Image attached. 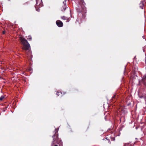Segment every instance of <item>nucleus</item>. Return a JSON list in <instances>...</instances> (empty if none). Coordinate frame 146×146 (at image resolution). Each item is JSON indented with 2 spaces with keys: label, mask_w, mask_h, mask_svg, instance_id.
I'll use <instances>...</instances> for the list:
<instances>
[{
  "label": "nucleus",
  "mask_w": 146,
  "mask_h": 146,
  "mask_svg": "<svg viewBox=\"0 0 146 146\" xmlns=\"http://www.w3.org/2000/svg\"><path fill=\"white\" fill-rule=\"evenodd\" d=\"M20 40L23 46L22 48L23 52L29 55L30 53L31 49L30 44L25 38L20 37Z\"/></svg>",
  "instance_id": "obj_1"
},
{
  "label": "nucleus",
  "mask_w": 146,
  "mask_h": 146,
  "mask_svg": "<svg viewBox=\"0 0 146 146\" xmlns=\"http://www.w3.org/2000/svg\"><path fill=\"white\" fill-rule=\"evenodd\" d=\"M59 128L55 129L54 133V135L52 136L53 141L52 144L54 145L56 144H59L61 143V141L59 140L58 138V133Z\"/></svg>",
  "instance_id": "obj_2"
},
{
  "label": "nucleus",
  "mask_w": 146,
  "mask_h": 146,
  "mask_svg": "<svg viewBox=\"0 0 146 146\" xmlns=\"http://www.w3.org/2000/svg\"><path fill=\"white\" fill-rule=\"evenodd\" d=\"M79 5L81 7L79 8V11H78L79 13L82 12V14L86 13V10L85 5L86 4L83 0H80L79 2Z\"/></svg>",
  "instance_id": "obj_3"
},
{
  "label": "nucleus",
  "mask_w": 146,
  "mask_h": 146,
  "mask_svg": "<svg viewBox=\"0 0 146 146\" xmlns=\"http://www.w3.org/2000/svg\"><path fill=\"white\" fill-rule=\"evenodd\" d=\"M66 0H64V1H63V5L61 7V11L63 12L66 9H69V8H68L67 7L66 2Z\"/></svg>",
  "instance_id": "obj_4"
},
{
  "label": "nucleus",
  "mask_w": 146,
  "mask_h": 146,
  "mask_svg": "<svg viewBox=\"0 0 146 146\" xmlns=\"http://www.w3.org/2000/svg\"><path fill=\"white\" fill-rule=\"evenodd\" d=\"M141 83H142L143 85L146 86V75L143 76L142 80L139 81V85H140Z\"/></svg>",
  "instance_id": "obj_5"
},
{
  "label": "nucleus",
  "mask_w": 146,
  "mask_h": 146,
  "mask_svg": "<svg viewBox=\"0 0 146 146\" xmlns=\"http://www.w3.org/2000/svg\"><path fill=\"white\" fill-rule=\"evenodd\" d=\"M56 23L57 26L59 27H62L63 26V23L60 21L58 20L56 22Z\"/></svg>",
  "instance_id": "obj_6"
},
{
  "label": "nucleus",
  "mask_w": 146,
  "mask_h": 146,
  "mask_svg": "<svg viewBox=\"0 0 146 146\" xmlns=\"http://www.w3.org/2000/svg\"><path fill=\"white\" fill-rule=\"evenodd\" d=\"M118 97V95L116 94H114L113 96L112 97L111 100L112 101H114L115 99H116Z\"/></svg>",
  "instance_id": "obj_7"
},
{
  "label": "nucleus",
  "mask_w": 146,
  "mask_h": 146,
  "mask_svg": "<svg viewBox=\"0 0 146 146\" xmlns=\"http://www.w3.org/2000/svg\"><path fill=\"white\" fill-rule=\"evenodd\" d=\"M145 0H143L142 1V3H141L142 1H141V3H140V4H141V5L140 6V7L142 9H143V5H144V2L145 1Z\"/></svg>",
  "instance_id": "obj_8"
},
{
  "label": "nucleus",
  "mask_w": 146,
  "mask_h": 146,
  "mask_svg": "<svg viewBox=\"0 0 146 146\" xmlns=\"http://www.w3.org/2000/svg\"><path fill=\"white\" fill-rule=\"evenodd\" d=\"M27 38L29 41H31L32 40V38L31 36L30 35L28 36L27 37Z\"/></svg>",
  "instance_id": "obj_9"
},
{
  "label": "nucleus",
  "mask_w": 146,
  "mask_h": 146,
  "mask_svg": "<svg viewBox=\"0 0 146 146\" xmlns=\"http://www.w3.org/2000/svg\"><path fill=\"white\" fill-rule=\"evenodd\" d=\"M130 143H125L124 144V146H130Z\"/></svg>",
  "instance_id": "obj_10"
},
{
  "label": "nucleus",
  "mask_w": 146,
  "mask_h": 146,
  "mask_svg": "<svg viewBox=\"0 0 146 146\" xmlns=\"http://www.w3.org/2000/svg\"><path fill=\"white\" fill-rule=\"evenodd\" d=\"M4 98V97L3 96H1V97H0V102L2 101Z\"/></svg>",
  "instance_id": "obj_11"
},
{
  "label": "nucleus",
  "mask_w": 146,
  "mask_h": 146,
  "mask_svg": "<svg viewBox=\"0 0 146 146\" xmlns=\"http://www.w3.org/2000/svg\"><path fill=\"white\" fill-rule=\"evenodd\" d=\"M139 97L140 98H145V97H146L145 96H144V95L139 96Z\"/></svg>",
  "instance_id": "obj_12"
},
{
  "label": "nucleus",
  "mask_w": 146,
  "mask_h": 146,
  "mask_svg": "<svg viewBox=\"0 0 146 146\" xmlns=\"http://www.w3.org/2000/svg\"><path fill=\"white\" fill-rule=\"evenodd\" d=\"M111 141H115V137H111Z\"/></svg>",
  "instance_id": "obj_13"
},
{
  "label": "nucleus",
  "mask_w": 146,
  "mask_h": 146,
  "mask_svg": "<svg viewBox=\"0 0 146 146\" xmlns=\"http://www.w3.org/2000/svg\"><path fill=\"white\" fill-rule=\"evenodd\" d=\"M60 93L59 92H56V94L57 95V96H59Z\"/></svg>",
  "instance_id": "obj_14"
},
{
  "label": "nucleus",
  "mask_w": 146,
  "mask_h": 146,
  "mask_svg": "<svg viewBox=\"0 0 146 146\" xmlns=\"http://www.w3.org/2000/svg\"><path fill=\"white\" fill-rule=\"evenodd\" d=\"M70 20L69 19H67L66 22H68Z\"/></svg>",
  "instance_id": "obj_15"
},
{
  "label": "nucleus",
  "mask_w": 146,
  "mask_h": 146,
  "mask_svg": "<svg viewBox=\"0 0 146 146\" xmlns=\"http://www.w3.org/2000/svg\"><path fill=\"white\" fill-rule=\"evenodd\" d=\"M108 143L110 144L111 143V142H110V140L108 139Z\"/></svg>",
  "instance_id": "obj_16"
},
{
  "label": "nucleus",
  "mask_w": 146,
  "mask_h": 146,
  "mask_svg": "<svg viewBox=\"0 0 146 146\" xmlns=\"http://www.w3.org/2000/svg\"><path fill=\"white\" fill-rule=\"evenodd\" d=\"M5 33V31H3V34H4Z\"/></svg>",
  "instance_id": "obj_17"
},
{
  "label": "nucleus",
  "mask_w": 146,
  "mask_h": 146,
  "mask_svg": "<svg viewBox=\"0 0 146 146\" xmlns=\"http://www.w3.org/2000/svg\"><path fill=\"white\" fill-rule=\"evenodd\" d=\"M36 8V10L37 11H39V9H37Z\"/></svg>",
  "instance_id": "obj_18"
},
{
  "label": "nucleus",
  "mask_w": 146,
  "mask_h": 146,
  "mask_svg": "<svg viewBox=\"0 0 146 146\" xmlns=\"http://www.w3.org/2000/svg\"><path fill=\"white\" fill-rule=\"evenodd\" d=\"M68 8H69V9H67L68 10H69V11H70V10L69 9H70V8L69 7H68Z\"/></svg>",
  "instance_id": "obj_19"
},
{
  "label": "nucleus",
  "mask_w": 146,
  "mask_h": 146,
  "mask_svg": "<svg viewBox=\"0 0 146 146\" xmlns=\"http://www.w3.org/2000/svg\"><path fill=\"white\" fill-rule=\"evenodd\" d=\"M54 146H58L56 145H55Z\"/></svg>",
  "instance_id": "obj_20"
},
{
  "label": "nucleus",
  "mask_w": 146,
  "mask_h": 146,
  "mask_svg": "<svg viewBox=\"0 0 146 146\" xmlns=\"http://www.w3.org/2000/svg\"><path fill=\"white\" fill-rule=\"evenodd\" d=\"M36 3H37L38 0H36Z\"/></svg>",
  "instance_id": "obj_21"
},
{
  "label": "nucleus",
  "mask_w": 146,
  "mask_h": 146,
  "mask_svg": "<svg viewBox=\"0 0 146 146\" xmlns=\"http://www.w3.org/2000/svg\"><path fill=\"white\" fill-rule=\"evenodd\" d=\"M145 62L146 63V59H145Z\"/></svg>",
  "instance_id": "obj_22"
},
{
  "label": "nucleus",
  "mask_w": 146,
  "mask_h": 146,
  "mask_svg": "<svg viewBox=\"0 0 146 146\" xmlns=\"http://www.w3.org/2000/svg\"><path fill=\"white\" fill-rule=\"evenodd\" d=\"M89 126H88V129L89 128Z\"/></svg>",
  "instance_id": "obj_23"
}]
</instances>
